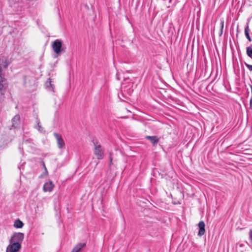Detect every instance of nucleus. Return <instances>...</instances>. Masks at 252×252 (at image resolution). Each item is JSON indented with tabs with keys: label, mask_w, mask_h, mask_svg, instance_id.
Listing matches in <instances>:
<instances>
[{
	"label": "nucleus",
	"mask_w": 252,
	"mask_h": 252,
	"mask_svg": "<svg viewBox=\"0 0 252 252\" xmlns=\"http://www.w3.org/2000/svg\"><path fill=\"white\" fill-rule=\"evenodd\" d=\"M94 154L96 157L97 159H102L104 158V150L100 144L97 142H94Z\"/></svg>",
	"instance_id": "obj_1"
},
{
	"label": "nucleus",
	"mask_w": 252,
	"mask_h": 252,
	"mask_svg": "<svg viewBox=\"0 0 252 252\" xmlns=\"http://www.w3.org/2000/svg\"><path fill=\"white\" fill-rule=\"evenodd\" d=\"M63 43L61 40L56 39L52 43V48L56 54V57L60 56L63 51L62 48Z\"/></svg>",
	"instance_id": "obj_2"
},
{
	"label": "nucleus",
	"mask_w": 252,
	"mask_h": 252,
	"mask_svg": "<svg viewBox=\"0 0 252 252\" xmlns=\"http://www.w3.org/2000/svg\"><path fill=\"white\" fill-rule=\"evenodd\" d=\"M24 238V233L21 232L14 233L12 235L9 240V242L17 243H19V244H21V243L23 241Z\"/></svg>",
	"instance_id": "obj_3"
},
{
	"label": "nucleus",
	"mask_w": 252,
	"mask_h": 252,
	"mask_svg": "<svg viewBox=\"0 0 252 252\" xmlns=\"http://www.w3.org/2000/svg\"><path fill=\"white\" fill-rule=\"evenodd\" d=\"M6 248V252H17L21 248V245L17 243H11Z\"/></svg>",
	"instance_id": "obj_4"
},
{
	"label": "nucleus",
	"mask_w": 252,
	"mask_h": 252,
	"mask_svg": "<svg viewBox=\"0 0 252 252\" xmlns=\"http://www.w3.org/2000/svg\"><path fill=\"white\" fill-rule=\"evenodd\" d=\"M54 135L56 138L58 147L60 149L64 148L65 143L62 135L58 133H54Z\"/></svg>",
	"instance_id": "obj_5"
},
{
	"label": "nucleus",
	"mask_w": 252,
	"mask_h": 252,
	"mask_svg": "<svg viewBox=\"0 0 252 252\" xmlns=\"http://www.w3.org/2000/svg\"><path fill=\"white\" fill-rule=\"evenodd\" d=\"M9 64V62L8 59L5 57H2L0 59V71L1 74L2 68H6Z\"/></svg>",
	"instance_id": "obj_6"
},
{
	"label": "nucleus",
	"mask_w": 252,
	"mask_h": 252,
	"mask_svg": "<svg viewBox=\"0 0 252 252\" xmlns=\"http://www.w3.org/2000/svg\"><path fill=\"white\" fill-rule=\"evenodd\" d=\"M54 187V185L52 181L46 182L43 186V190L45 192L52 191Z\"/></svg>",
	"instance_id": "obj_7"
},
{
	"label": "nucleus",
	"mask_w": 252,
	"mask_h": 252,
	"mask_svg": "<svg viewBox=\"0 0 252 252\" xmlns=\"http://www.w3.org/2000/svg\"><path fill=\"white\" fill-rule=\"evenodd\" d=\"M20 117L19 115H15L12 119V125L10 129L12 128H16L20 124Z\"/></svg>",
	"instance_id": "obj_8"
},
{
	"label": "nucleus",
	"mask_w": 252,
	"mask_h": 252,
	"mask_svg": "<svg viewBox=\"0 0 252 252\" xmlns=\"http://www.w3.org/2000/svg\"><path fill=\"white\" fill-rule=\"evenodd\" d=\"M198 227H199V231L198 233V235L199 236H202L205 233V223L204 221H200L198 224Z\"/></svg>",
	"instance_id": "obj_9"
},
{
	"label": "nucleus",
	"mask_w": 252,
	"mask_h": 252,
	"mask_svg": "<svg viewBox=\"0 0 252 252\" xmlns=\"http://www.w3.org/2000/svg\"><path fill=\"white\" fill-rule=\"evenodd\" d=\"M86 246L85 243H79L76 245L71 252H81L82 250Z\"/></svg>",
	"instance_id": "obj_10"
},
{
	"label": "nucleus",
	"mask_w": 252,
	"mask_h": 252,
	"mask_svg": "<svg viewBox=\"0 0 252 252\" xmlns=\"http://www.w3.org/2000/svg\"><path fill=\"white\" fill-rule=\"evenodd\" d=\"M45 86L46 89L52 92H54V85L52 83L51 79L50 78H48V80L45 83Z\"/></svg>",
	"instance_id": "obj_11"
},
{
	"label": "nucleus",
	"mask_w": 252,
	"mask_h": 252,
	"mask_svg": "<svg viewBox=\"0 0 252 252\" xmlns=\"http://www.w3.org/2000/svg\"><path fill=\"white\" fill-rule=\"evenodd\" d=\"M145 138L150 140L153 145H156L159 140L157 136H146Z\"/></svg>",
	"instance_id": "obj_12"
},
{
	"label": "nucleus",
	"mask_w": 252,
	"mask_h": 252,
	"mask_svg": "<svg viewBox=\"0 0 252 252\" xmlns=\"http://www.w3.org/2000/svg\"><path fill=\"white\" fill-rule=\"evenodd\" d=\"M24 225L23 222L19 219L16 220L14 223V226L16 228H21Z\"/></svg>",
	"instance_id": "obj_13"
},
{
	"label": "nucleus",
	"mask_w": 252,
	"mask_h": 252,
	"mask_svg": "<svg viewBox=\"0 0 252 252\" xmlns=\"http://www.w3.org/2000/svg\"><path fill=\"white\" fill-rule=\"evenodd\" d=\"M249 31V25H248V24L247 26L245 27V35H246L247 38L248 39V40L249 41H251L252 39H251V37L250 36Z\"/></svg>",
	"instance_id": "obj_14"
},
{
	"label": "nucleus",
	"mask_w": 252,
	"mask_h": 252,
	"mask_svg": "<svg viewBox=\"0 0 252 252\" xmlns=\"http://www.w3.org/2000/svg\"><path fill=\"white\" fill-rule=\"evenodd\" d=\"M246 52L248 56L252 59V48L251 47H247Z\"/></svg>",
	"instance_id": "obj_15"
},
{
	"label": "nucleus",
	"mask_w": 252,
	"mask_h": 252,
	"mask_svg": "<svg viewBox=\"0 0 252 252\" xmlns=\"http://www.w3.org/2000/svg\"><path fill=\"white\" fill-rule=\"evenodd\" d=\"M36 128H37L38 130L40 132H42L43 131V128L41 126L39 120H37V125Z\"/></svg>",
	"instance_id": "obj_16"
},
{
	"label": "nucleus",
	"mask_w": 252,
	"mask_h": 252,
	"mask_svg": "<svg viewBox=\"0 0 252 252\" xmlns=\"http://www.w3.org/2000/svg\"><path fill=\"white\" fill-rule=\"evenodd\" d=\"M245 65L247 66V67L249 69L250 71H252V65H250L247 63H245Z\"/></svg>",
	"instance_id": "obj_17"
},
{
	"label": "nucleus",
	"mask_w": 252,
	"mask_h": 252,
	"mask_svg": "<svg viewBox=\"0 0 252 252\" xmlns=\"http://www.w3.org/2000/svg\"><path fill=\"white\" fill-rule=\"evenodd\" d=\"M220 25H221V28H220V34H221L222 33V32H223V26H224V21L223 20H221V22H220Z\"/></svg>",
	"instance_id": "obj_18"
},
{
	"label": "nucleus",
	"mask_w": 252,
	"mask_h": 252,
	"mask_svg": "<svg viewBox=\"0 0 252 252\" xmlns=\"http://www.w3.org/2000/svg\"><path fill=\"white\" fill-rule=\"evenodd\" d=\"M249 239H250V243H251V244H252V229H251L250 230V232H249Z\"/></svg>",
	"instance_id": "obj_19"
},
{
	"label": "nucleus",
	"mask_w": 252,
	"mask_h": 252,
	"mask_svg": "<svg viewBox=\"0 0 252 252\" xmlns=\"http://www.w3.org/2000/svg\"><path fill=\"white\" fill-rule=\"evenodd\" d=\"M110 160L111 163H112V158L111 157H110Z\"/></svg>",
	"instance_id": "obj_20"
},
{
	"label": "nucleus",
	"mask_w": 252,
	"mask_h": 252,
	"mask_svg": "<svg viewBox=\"0 0 252 252\" xmlns=\"http://www.w3.org/2000/svg\"><path fill=\"white\" fill-rule=\"evenodd\" d=\"M117 78L118 80H120V78H119V76L118 75V73L117 74Z\"/></svg>",
	"instance_id": "obj_21"
},
{
	"label": "nucleus",
	"mask_w": 252,
	"mask_h": 252,
	"mask_svg": "<svg viewBox=\"0 0 252 252\" xmlns=\"http://www.w3.org/2000/svg\"><path fill=\"white\" fill-rule=\"evenodd\" d=\"M44 166L45 167V165L44 164ZM45 170L47 171L46 167H45Z\"/></svg>",
	"instance_id": "obj_22"
}]
</instances>
